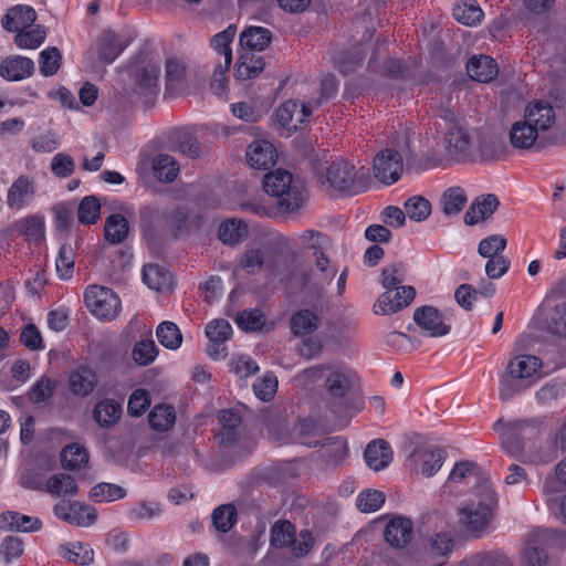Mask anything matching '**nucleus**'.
<instances>
[{
  "instance_id": "obj_13",
  "label": "nucleus",
  "mask_w": 566,
  "mask_h": 566,
  "mask_svg": "<svg viewBox=\"0 0 566 566\" xmlns=\"http://www.w3.org/2000/svg\"><path fill=\"white\" fill-rule=\"evenodd\" d=\"M237 28L231 24L223 31L216 34L211 40V45L216 53L223 59V62H218L214 67L212 75V86L218 85L223 87L226 77L224 74L229 70L232 63V50L230 48L231 42L235 36Z\"/></svg>"
},
{
  "instance_id": "obj_39",
  "label": "nucleus",
  "mask_w": 566,
  "mask_h": 566,
  "mask_svg": "<svg viewBox=\"0 0 566 566\" xmlns=\"http://www.w3.org/2000/svg\"><path fill=\"white\" fill-rule=\"evenodd\" d=\"M179 164L168 154H159L151 159L154 177L160 182H172L179 174Z\"/></svg>"
},
{
  "instance_id": "obj_46",
  "label": "nucleus",
  "mask_w": 566,
  "mask_h": 566,
  "mask_svg": "<svg viewBox=\"0 0 566 566\" xmlns=\"http://www.w3.org/2000/svg\"><path fill=\"white\" fill-rule=\"evenodd\" d=\"M321 455L332 465L342 463L348 453L347 443L339 437L321 439Z\"/></svg>"
},
{
  "instance_id": "obj_37",
  "label": "nucleus",
  "mask_w": 566,
  "mask_h": 566,
  "mask_svg": "<svg viewBox=\"0 0 566 566\" xmlns=\"http://www.w3.org/2000/svg\"><path fill=\"white\" fill-rule=\"evenodd\" d=\"M33 184L29 178L21 176L10 187L7 202L11 209H21L33 199Z\"/></svg>"
},
{
  "instance_id": "obj_2",
  "label": "nucleus",
  "mask_w": 566,
  "mask_h": 566,
  "mask_svg": "<svg viewBox=\"0 0 566 566\" xmlns=\"http://www.w3.org/2000/svg\"><path fill=\"white\" fill-rule=\"evenodd\" d=\"M139 213L143 231L147 238L154 237L157 232L161 231H167L178 238L189 234L191 229L197 226L196 217L184 205H177L164 210L156 206L147 205L140 209Z\"/></svg>"
},
{
  "instance_id": "obj_57",
  "label": "nucleus",
  "mask_w": 566,
  "mask_h": 566,
  "mask_svg": "<svg viewBox=\"0 0 566 566\" xmlns=\"http://www.w3.org/2000/svg\"><path fill=\"white\" fill-rule=\"evenodd\" d=\"M159 343L168 349H177L182 342V335L178 326L172 322H163L156 331Z\"/></svg>"
},
{
  "instance_id": "obj_20",
  "label": "nucleus",
  "mask_w": 566,
  "mask_h": 566,
  "mask_svg": "<svg viewBox=\"0 0 566 566\" xmlns=\"http://www.w3.org/2000/svg\"><path fill=\"white\" fill-rule=\"evenodd\" d=\"M248 164L258 170H265L275 165L277 154L274 146L268 140L252 142L245 151Z\"/></svg>"
},
{
  "instance_id": "obj_19",
  "label": "nucleus",
  "mask_w": 566,
  "mask_h": 566,
  "mask_svg": "<svg viewBox=\"0 0 566 566\" xmlns=\"http://www.w3.org/2000/svg\"><path fill=\"white\" fill-rule=\"evenodd\" d=\"M408 461L416 471H420L426 478H431L441 469L444 453L440 449L417 447L410 453Z\"/></svg>"
},
{
  "instance_id": "obj_61",
  "label": "nucleus",
  "mask_w": 566,
  "mask_h": 566,
  "mask_svg": "<svg viewBox=\"0 0 566 566\" xmlns=\"http://www.w3.org/2000/svg\"><path fill=\"white\" fill-rule=\"evenodd\" d=\"M405 211L410 220L421 222L430 216L431 205L426 198L417 196L405 202Z\"/></svg>"
},
{
  "instance_id": "obj_28",
  "label": "nucleus",
  "mask_w": 566,
  "mask_h": 566,
  "mask_svg": "<svg viewBox=\"0 0 566 566\" xmlns=\"http://www.w3.org/2000/svg\"><path fill=\"white\" fill-rule=\"evenodd\" d=\"M541 132L537 130L526 118L515 122L510 129V144L518 150L531 149Z\"/></svg>"
},
{
  "instance_id": "obj_40",
  "label": "nucleus",
  "mask_w": 566,
  "mask_h": 566,
  "mask_svg": "<svg viewBox=\"0 0 566 566\" xmlns=\"http://www.w3.org/2000/svg\"><path fill=\"white\" fill-rule=\"evenodd\" d=\"M315 268L316 272L310 275L306 283H312L317 290L324 289L335 277L337 270L331 265L329 259L325 255L324 251H321L315 255Z\"/></svg>"
},
{
  "instance_id": "obj_42",
  "label": "nucleus",
  "mask_w": 566,
  "mask_h": 566,
  "mask_svg": "<svg viewBox=\"0 0 566 566\" xmlns=\"http://www.w3.org/2000/svg\"><path fill=\"white\" fill-rule=\"evenodd\" d=\"M453 535L449 531L429 534L424 538V548L434 557L444 559L453 549Z\"/></svg>"
},
{
  "instance_id": "obj_9",
  "label": "nucleus",
  "mask_w": 566,
  "mask_h": 566,
  "mask_svg": "<svg viewBox=\"0 0 566 566\" xmlns=\"http://www.w3.org/2000/svg\"><path fill=\"white\" fill-rule=\"evenodd\" d=\"M357 376L352 369L332 364L325 379V389L334 412L343 410L347 405L348 395L356 385Z\"/></svg>"
},
{
  "instance_id": "obj_38",
  "label": "nucleus",
  "mask_w": 566,
  "mask_h": 566,
  "mask_svg": "<svg viewBox=\"0 0 566 566\" xmlns=\"http://www.w3.org/2000/svg\"><path fill=\"white\" fill-rule=\"evenodd\" d=\"M272 33L266 28L250 27L240 34V45L245 52L263 51L271 42Z\"/></svg>"
},
{
  "instance_id": "obj_4",
  "label": "nucleus",
  "mask_w": 566,
  "mask_h": 566,
  "mask_svg": "<svg viewBox=\"0 0 566 566\" xmlns=\"http://www.w3.org/2000/svg\"><path fill=\"white\" fill-rule=\"evenodd\" d=\"M473 499L458 510V523L473 536H480L489 526L496 505V494L491 483L484 480L473 491Z\"/></svg>"
},
{
  "instance_id": "obj_35",
  "label": "nucleus",
  "mask_w": 566,
  "mask_h": 566,
  "mask_svg": "<svg viewBox=\"0 0 566 566\" xmlns=\"http://www.w3.org/2000/svg\"><path fill=\"white\" fill-rule=\"evenodd\" d=\"M42 527L40 518L9 511L0 515V528L4 531L35 532Z\"/></svg>"
},
{
  "instance_id": "obj_59",
  "label": "nucleus",
  "mask_w": 566,
  "mask_h": 566,
  "mask_svg": "<svg viewBox=\"0 0 566 566\" xmlns=\"http://www.w3.org/2000/svg\"><path fill=\"white\" fill-rule=\"evenodd\" d=\"M126 495V491L112 483H98L92 488L90 497L95 502H113L123 499Z\"/></svg>"
},
{
  "instance_id": "obj_8",
  "label": "nucleus",
  "mask_w": 566,
  "mask_h": 566,
  "mask_svg": "<svg viewBox=\"0 0 566 566\" xmlns=\"http://www.w3.org/2000/svg\"><path fill=\"white\" fill-rule=\"evenodd\" d=\"M364 169L356 167L345 159L328 164L322 176V181L338 192L357 193L364 188Z\"/></svg>"
},
{
  "instance_id": "obj_22",
  "label": "nucleus",
  "mask_w": 566,
  "mask_h": 566,
  "mask_svg": "<svg viewBox=\"0 0 566 566\" xmlns=\"http://www.w3.org/2000/svg\"><path fill=\"white\" fill-rule=\"evenodd\" d=\"M35 71L34 62L21 55L6 57L0 64V76L10 82L28 78Z\"/></svg>"
},
{
  "instance_id": "obj_52",
  "label": "nucleus",
  "mask_w": 566,
  "mask_h": 566,
  "mask_svg": "<svg viewBox=\"0 0 566 566\" xmlns=\"http://www.w3.org/2000/svg\"><path fill=\"white\" fill-rule=\"evenodd\" d=\"M332 364H318L303 369L293 377L296 387L308 388L322 379H326Z\"/></svg>"
},
{
  "instance_id": "obj_29",
  "label": "nucleus",
  "mask_w": 566,
  "mask_h": 566,
  "mask_svg": "<svg viewBox=\"0 0 566 566\" xmlns=\"http://www.w3.org/2000/svg\"><path fill=\"white\" fill-rule=\"evenodd\" d=\"M546 329L557 336H566V302L547 300L544 305Z\"/></svg>"
},
{
  "instance_id": "obj_45",
  "label": "nucleus",
  "mask_w": 566,
  "mask_h": 566,
  "mask_svg": "<svg viewBox=\"0 0 566 566\" xmlns=\"http://www.w3.org/2000/svg\"><path fill=\"white\" fill-rule=\"evenodd\" d=\"M319 324L317 314L310 310H300L291 317V329L295 336H307L314 333Z\"/></svg>"
},
{
  "instance_id": "obj_49",
  "label": "nucleus",
  "mask_w": 566,
  "mask_h": 566,
  "mask_svg": "<svg viewBox=\"0 0 566 566\" xmlns=\"http://www.w3.org/2000/svg\"><path fill=\"white\" fill-rule=\"evenodd\" d=\"M542 533H532L528 535L524 548V558L527 566H554L546 552L538 546Z\"/></svg>"
},
{
  "instance_id": "obj_6",
  "label": "nucleus",
  "mask_w": 566,
  "mask_h": 566,
  "mask_svg": "<svg viewBox=\"0 0 566 566\" xmlns=\"http://www.w3.org/2000/svg\"><path fill=\"white\" fill-rule=\"evenodd\" d=\"M264 191L277 198V205L285 211L297 210L305 200L304 189L287 170L276 169L263 178Z\"/></svg>"
},
{
  "instance_id": "obj_54",
  "label": "nucleus",
  "mask_w": 566,
  "mask_h": 566,
  "mask_svg": "<svg viewBox=\"0 0 566 566\" xmlns=\"http://www.w3.org/2000/svg\"><path fill=\"white\" fill-rule=\"evenodd\" d=\"M46 38V31L43 27L36 25L33 29H22L17 32L14 43L18 48L23 50L38 49Z\"/></svg>"
},
{
  "instance_id": "obj_21",
  "label": "nucleus",
  "mask_w": 566,
  "mask_h": 566,
  "mask_svg": "<svg viewBox=\"0 0 566 566\" xmlns=\"http://www.w3.org/2000/svg\"><path fill=\"white\" fill-rule=\"evenodd\" d=\"M168 145L171 150L179 151L190 158L205 155L199 140L187 128H175L168 135Z\"/></svg>"
},
{
  "instance_id": "obj_47",
  "label": "nucleus",
  "mask_w": 566,
  "mask_h": 566,
  "mask_svg": "<svg viewBox=\"0 0 566 566\" xmlns=\"http://www.w3.org/2000/svg\"><path fill=\"white\" fill-rule=\"evenodd\" d=\"M59 554L63 558L80 565H88L94 560L93 548L81 542H71L60 545Z\"/></svg>"
},
{
  "instance_id": "obj_50",
  "label": "nucleus",
  "mask_w": 566,
  "mask_h": 566,
  "mask_svg": "<svg viewBox=\"0 0 566 566\" xmlns=\"http://www.w3.org/2000/svg\"><path fill=\"white\" fill-rule=\"evenodd\" d=\"M128 221L119 213L111 214L105 221L104 235L113 244L123 242L128 235Z\"/></svg>"
},
{
  "instance_id": "obj_44",
  "label": "nucleus",
  "mask_w": 566,
  "mask_h": 566,
  "mask_svg": "<svg viewBox=\"0 0 566 566\" xmlns=\"http://www.w3.org/2000/svg\"><path fill=\"white\" fill-rule=\"evenodd\" d=\"M468 202V195L461 187L448 188L441 196L440 205L442 212L448 217L460 213Z\"/></svg>"
},
{
  "instance_id": "obj_12",
  "label": "nucleus",
  "mask_w": 566,
  "mask_h": 566,
  "mask_svg": "<svg viewBox=\"0 0 566 566\" xmlns=\"http://www.w3.org/2000/svg\"><path fill=\"white\" fill-rule=\"evenodd\" d=\"M53 513L59 520L78 527H88L97 520L95 509L71 497L60 500L53 506Z\"/></svg>"
},
{
  "instance_id": "obj_51",
  "label": "nucleus",
  "mask_w": 566,
  "mask_h": 566,
  "mask_svg": "<svg viewBox=\"0 0 566 566\" xmlns=\"http://www.w3.org/2000/svg\"><path fill=\"white\" fill-rule=\"evenodd\" d=\"M88 462V452L80 443L67 444L61 452V463L66 470H78Z\"/></svg>"
},
{
  "instance_id": "obj_63",
  "label": "nucleus",
  "mask_w": 566,
  "mask_h": 566,
  "mask_svg": "<svg viewBox=\"0 0 566 566\" xmlns=\"http://www.w3.org/2000/svg\"><path fill=\"white\" fill-rule=\"evenodd\" d=\"M101 203L94 196L85 197L78 205L77 218L83 224H93L99 218Z\"/></svg>"
},
{
  "instance_id": "obj_30",
  "label": "nucleus",
  "mask_w": 566,
  "mask_h": 566,
  "mask_svg": "<svg viewBox=\"0 0 566 566\" xmlns=\"http://www.w3.org/2000/svg\"><path fill=\"white\" fill-rule=\"evenodd\" d=\"M367 465L374 471H380L389 465L392 460L390 444L384 439L369 442L364 453Z\"/></svg>"
},
{
  "instance_id": "obj_34",
  "label": "nucleus",
  "mask_w": 566,
  "mask_h": 566,
  "mask_svg": "<svg viewBox=\"0 0 566 566\" xmlns=\"http://www.w3.org/2000/svg\"><path fill=\"white\" fill-rule=\"evenodd\" d=\"M128 45L126 40L112 31H105L97 42L98 57L103 63H112Z\"/></svg>"
},
{
  "instance_id": "obj_36",
  "label": "nucleus",
  "mask_w": 566,
  "mask_h": 566,
  "mask_svg": "<svg viewBox=\"0 0 566 566\" xmlns=\"http://www.w3.org/2000/svg\"><path fill=\"white\" fill-rule=\"evenodd\" d=\"M143 281L149 289L168 292L174 286L171 273L158 264H147L143 269Z\"/></svg>"
},
{
  "instance_id": "obj_14",
  "label": "nucleus",
  "mask_w": 566,
  "mask_h": 566,
  "mask_svg": "<svg viewBox=\"0 0 566 566\" xmlns=\"http://www.w3.org/2000/svg\"><path fill=\"white\" fill-rule=\"evenodd\" d=\"M373 170L377 180L391 185L400 178L403 171L402 156L390 148L380 150L374 158Z\"/></svg>"
},
{
  "instance_id": "obj_43",
  "label": "nucleus",
  "mask_w": 566,
  "mask_h": 566,
  "mask_svg": "<svg viewBox=\"0 0 566 566\" xmlns=\"http://www.w3.org/2000/svg\"><path fill=\"white\" fill-rule=\"evenodd\" d=\"M93 416L101 427L114 426L122 416V405L113 399H104L96 403Z\"/></svg>"
},
{
  "instance_id": "obj_24",
  "label": "nucleus",
  "mask_w": 566,
  "mask_h": 566,
  "mask_svg": "<svg viewBox=\"0 0 566 566\" xmlns=\"http://www.w3.org/2000/svg\"><path fill=\"white\" fill-rule=\"evenodd\" d=\"M98 382L96 371L88 366H78L69 375V388L75 396L91 395Z\"/></svg>"
},
{
  "instance_id": "obj_60",
  "label": "nucleus",
  "mask_w": 566,
  "mask_h": 566,
  "mask_svg": "<svg viewBox=\"0 0 566 566\" xmlns=\"http://www.w3.org/2000/svg\"><path fill=\"white\" fill-rule=\"evenodd\" d=\"M40 73L48 77L57 73L62 63V54L55 46L46 48L40 53Z\"/></svg>"
},
{
  "instance_id": "obj_55",
  "label": "nucleus",
  "mask_w": 566,
  "mask_h": 566,
  "mask_svg": "<svg viewBox=\"0 0 566 566\" xmlns=\"http://www.w3.org/2000/svg\"><path fill=\"white\" fill-rule=\"evenodd\" d=\"M17 228L29 242H40L44 238V219L40 216H30L20 220Z\"/></svg>"
},
{
  "instance_id": "obj_16",
  "label": "nucleus",
  "mask_w": 566,
  "mask_h": 566,
  "mask_svg": "<svg viewBox=\"0 0 566 566\" xmlns=\"http://www.w3.org/2000/svg\"><path fill=\"white\" fill-rule=\"evenodd\" d=\"M416 290L410 285H401L386 290L374 304V313L389 315L407 307L415 298Z\"/></svg>"
},
{
  "instance_id": "obj_33",
  "label": "nucleus",
  "mask_w": 566,
  "mask_h": 566,
  "mask_svg": "<svg viewBox=\"0 0 566 566\" xmlns=\"http://www.w3.org/2000/svg\"><path fill=\"white\" fill-rule=\"evenodd\" d=\"M468 75L478 82L489 83L495 78L499 72L497 64L494 59L480 55L473 56L467 64Z\"/></svg>"
},
{
  "instance_id": "obj_23",
  "label": "nucleus",
  "mask_w": 566,
  "mask_h": 566,
  "mask_svg": "<svg viewBox=\"0 0 566 566\" xmlns=\"http://www.w3.org/2000/svg\"><path fill=\"white\" fill-rule=\"evenodd\" d=\"M523 117L541 133L547 132L556 119L553 106L544 101H535L527 104Z\"/></svg>"
},
{
  "instance_id": "obj_7",
  "label": "nucleus",
  "mask_w": 566,
  "mask_h": 566,
  "mask_svg": "<svg viewBox=\"0 0 566 566\" xmlns=\"http://www.w3.org/2000/svg\"><path fill=\"white\" fill-rule=\"evenodd\" d=\"M443 143L448 156L457 163H474V145L478 129H471L449 112Z\"/></svg>"
},
{
  "instance_id": "obj_5",
  "label": "nucleus",
  "mask_w": 566,
  "mask_h": 566,
  "mask_svg": "<svg viewBox=\"0 0 566 566\" xmlns=\"http://www.w3.org/2000/svg\"><path fill=\"white\" fill-rule=\"evenodd\" d=\"M160 62L148 53H140L130 66L132 91L146 106L156 101L159 92Z\"/></svg>"
},
{
  "instance_id": "obj_1",
  "label": "nucleus",
  "mask_w": 566,
  "mask_h": 566,
  "mask_svg": "<svg viewBox=\"0 0 566 566\" xmlns=\"http://www.w3.org/2000/svg\"><path fill=\"white\" fill-rule=\"evenodd\" d=\"M542 360L527 354L512 357L499 377V399L510 401L531 388L542 377Z\"/></svg>"
},
{
  "instance_id": "obj_27",
  "label": "nucleus",
  "mask_w": 566,
  "mask_h": 566,
  "mask_svg": "<svg viewBox=\"0 0 566 566\" xmlns=\"http://www.w3.org/2000/svg\"><path fill=\"white\" fill-rule=\"evenodd\" d=\"M36 20V12L30 6L18 4L8 10L2 18V28L9 32H18L30 28Z\"/></svg>"
},
{
  "instance_id": "obj_64",
  "label": "nucleus",
  "mask_w": 566,
  "mask_h": 566,
  "mask_svg": "<svg viewBox=\"0 0 566 566\" xmlns=\"http://www.w3.org/2000/svg\"><path fill=\"white\" fill-rule=\"evenodd\" d=\"M237 510L231 504L220 505L212 513V521L219 532H228L234 524Z\"/></svg>"
},
{
  "instance_id": "obj_62",
  "label": "nucleus",
  "mask_w": 566,
  "mask_h": 566,
  "mask_svg": "<svg viewBox=\"0 0 566 566\" xmlns=\"http://www.w3.org/2000/svg\"><path fill=\"white\" fill-rule=\"evenodd\" d=\"M219 420L223 427L220 433L221 441L232 443L235 440L234 430L241 424L240 415L233 410H221Z\"/></svg>"
},
{
  "instance_id": "obj_41",
  "label": "nucleus",
  "mask_w": 566,
  "mask_h": 566,
  "mask_svg": "<svg viewBox=\"0 0 566 566\" xmlns=\"http://www.w3.org/2000/svg\"><path fill=\"white\" fill-rule=\"evenodd\" d=\"M264 69V62L261 56L251 52H243L234 66V74L238 80L245 81L256 77Z\"/></svg>"
},
{
  "instance_id": "obj_26",
  "label": "nucleus",
  "mask_w": 566,
  "mask_h": 566,
  "mask_svg": "<svg viewBox=\"0 0 566 566\" xmlns=\"http://www.w3.org/2000/svg\"><path fill=\"white\" fill-rule=\"evenodd\" d=\"M268 254L269 250L265 243L253 242L242 253L239 266L248 274H258L264 269Z\"/></svg>"
},
{
  "instance_id": "obj_53",
  "label": "nucleus",
  "mask_w": 566,
  "mask_h": 566,
  "mask_svg": "<svg viewBox=\"0 0 566 566\" xmlns=\"http://www.w3.org/2000/svg\"><path fill=\"white\" fill-rule=\"evenodd\" d=\"M148 421L153 429L157 431L169 430L176 421L174 407L168 405H158L148 415Z\"/></svg>"
},
{
  "instance_id": "obj_56",
  "label": "nucleus",
  "mask_w": 566,
  "mask_h": 566,
  "mask_svg": "<svg viewBox=\"0 0 566 566\" xmlns=\"http://www.w3.org/2000/svg\"><path fill=\"white\" fill-rule=\"evenodd\" d=\"M453 17L464 25H474L483 18L482 9L474 1H464L453 9Z\"/></svg>"
},
{
  "instance_id": "obj_18",
  "label": "nucleus",
  "mask_w": 566,
  "mask_h": 566,
  "mask_svg": "<svg viewBox=\"0 0 566 566\" xmlns=\"http://www.w3.org/2000/svg\"><path fill=\"white\" fill-rule=\"evenodd\" d=\"M506 147L496 134L478 129L474 145V163L495 161L504 157Z\"/></svg>"
},
{
  "instance_id": "obj_32",
  "label": "nucleus",
  "mask_w": 566,
  "mask_h": 566,
  "mask_svg": "<svg viewBox=\"0 0 566 566\" xmlns=\"http://www.w3.org/2000/svg\"><path fill=\"white\" fill-rule=\"evenodd\" d=\"M500 202L494 195H484L478 197L464 214V222L474 226L478 222L489 218L497 209Z\"/></svg>"
},
{
  "instance_id": "obj_17",
  "label": "nucleus",
  "mask_w": 566,
  "mask_h": 566,
  "mask_svg": "<svg viewBox=\"0 0 566 566\" xmlns=\"http://www.w3.org/2000/svg\"><path fill=\"white\" fill-rule=\"evenodd\" d=\"M313 106L311 103H298L287 99L282 103L275 114L279 124L287 132L297 130L311 116Z\"/></svg>"
},
{
  "instance_id": "obj_10",
  "label": "nucleus",
  "mask_w": 566,
  "mask_h": 566,
  "mask_svg": "<svg viewBox=\"0 0 566 566\" xmlns=\"http://www.w3.org/2000/svg\"><path fill=\"white\" fill-rule=\"evenodd\" d=\"M564 452H566V419L548 433L546 441L527 448L525 463L547 464Z\"/></svg>"
},
{
  "instance_id": "obj_11",
  "label": "nucleus",
  "mask_w": 566,
  "mask_h": 566,
  "mask_svg": "<svg viewBox=\"0 0 566 566\" xmlns=\"http://www.w3.org/2000/svg\"><path fill=\"white\" fill-rule=\"evenodd\" d=\"M84 301L87 308L99 319H113L120 310V300L108 287L92 285L85 291Z\"/></svg>"
},
{
  "instance_id": "obj_58",
  "label": "nucleus",
  "mask_w": 566,
  "mask_h": 566,
  "mask_svg": "<svg viewBox=\"0 0 566 566\" xmlns=\"http://www.w3.org/2000/svg\"><path fill=\"white\" fill-rule=\"evenodd\" d=\"M296 434L302 444L310 448L317 447L321 443V430L311 419L300 420L295 426Z\"/></svg>"
},
{
  "instance_id": "obj_15",
  "label": "nucleus",
  "mask_w": 566,
  "mask_h": 566,
  "mask_svg": "<svg viewBox=\"0 0 566 566\" xmlns=\"http://www.w3.org/2000/svg\"><path fill=\"white\" fill-rule=\"evenodd\" d=\"M413 322L420 333L428 337H443L451 331L443 315L433 306L424 305L413 312Z\"/></svg>"
},
{
  "instance_id": "obj_31",
  "label": "nucleus",
  "mask_w": 566,
  "mask_h": 566,
  "mask_svg": "<svg viewBox=\"0 0 566 566\" xmlns=\"http://www.w3.org/2000/svg\"><path fill=\"white\" fill-rule=\"evenodd\" d=\"M44 490L53 497L61 500L74 497L78 494V485L75 479L66 473L51 475L44 483Z\"/></svg>"
},
{
  "instance_id": "obj_48",
  "label": "nucleus",
  "mask_w": 566,
  "mask_h": 566,
  "mask_svg": "<svg viewBox=\"0 0 566 566\" xmlns=\"http://www.w3.org/2000/svg\"><path fill=\"white\" fill-rule=\"evenodd\" d=\"M248 235L247 224L237 219H231L222 222L218 229V237L224 243L229 245H235L243 241Z\"/></svg>"
},
{
  "instance_id": "obj_3",
  "label": "nucleus",
  "mask_w": 566,
  "mask_h": 566,
  "mask_svg": "<svg viewBox=\"0 0 566 566\" xmlns=\"http://www.w3.org/2000/svg\"><path fill=\"white\" fill-rule=\"evenodd\" d=\"M544 418H526L504 421L499 419L493 429L500 433L502 447L514 458H522L525 462V452L534 440L546 431Z\"/></svg>"
},
{
  "instance_id": "obj_25",
  "label": "nucleus",
  "mask_w": 566,
  "mask_h": 566,
  "mask_svg": "<svg viewBox=\"0 0 566 566\" xmlns=\"http://www.w3.org/2000/svg\"><path fill=\"white\" fill-rule=\"evenodd\" d=\"M412 533L411 521L399 516L388 522L384 531V537L391 547L402 548L410 543Z\"/></svg>"
}]
</instances>
